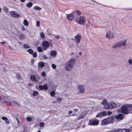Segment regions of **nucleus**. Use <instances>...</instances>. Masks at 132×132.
Returning <instances> with one entry per match:
<instances>
[{"label": "nucleus", "instance_id": "nucleus-1", "mask_svg": "<svg viewBox=\"0 0 132 132\" xmlns=\"http://www.w3.org/2000/svg\"><path fill=\"white\" fill-rule=\"evenodd\" d=\"M75 63V60L74 59H70L65 64L64 68L66 70L69 71L73 68Z\"/></svg>", "mask_w": 132, "mask_h": 132}, {"label": "nucleus", "instance_id": "nucleus-2", "mask_svg": "<svg viewBox=\"0 0 132 132\" xmlns=\"http://www.w3.org/2000/svg\"><path fill=\"white\" fill-rule=\"evenodd\" d=\"M129 104L125 106L123 105L120 109L117 110V112L127 114L129 113Z\"/></svg>", "mask_w": 132, "mask_h": 132}, {"label": "nucleus", "instance_id": "nucleus-3", "mask_svg": "<svg viewBox=\"0 0 132 132\" xmlns=\"http://www.w3.org/2000/svg\"><path fill=\"white\" fill-rule=\"evenodd\" d=\"M76 21L78 23L81 24H84L85 22V18L83 16H80L79 17H76Z\"/></svg>", "mask_w": 132, "mask_h": 132}, {"label": "nucleus", "instance_id": "nucleus-4", "mask_svg": "<svg viewBox=\"0 0 132 132\" xmlns=\"http://www.w3.org/2000/svg\"><path fill=\"white\" fill-rule=\"evenodd\" d=\"M116 106V103L113 102L111 103H109L108 105H106L105 106H104V108L105 109H109L115 108Z\"/></svg>", "mask_w": 132, "mask_h": 132}, {"label": "nucleus", "instance_id": "nucleus-5", "mask_svg": "<svg viewBox=\"0 0 132 132\" xmlns=\"http://www.w3.org/2000/svg\"><path fill=\"white\" fill-rule=\"evenodd\" d=\"M77 88L79 90L80 93L83 94L85 91V87L83 85H79L77 86Z\"/></svg>", "mask_w": 132, "mask_h": 132}, {"label": "nucleus", "instance_id": "nucleus-6", "mask_svg": "<svg viewBox=\"0 0 132 132\" xmlns=\"http://www.w3.org/2000/svg\"><path fill=\"white\" fill-rule=\"evenodd\" d=\"M66 18L68 20H72L75 18V15L73 14V13L72 12L71 14H66Z\"/></svg>", "mask_w": 132, "mask_h": 132}, {"label": "nucleus", "instance_id": "nucleus-7", "mask_svg": "<svg viewBox=\"0 0 132 132\" xmlns=\"http://www.w3.org/2000/svg\"><path fill=\"white\" fill-rule=\"evenodd\" d=\"M89 123L88 124L90 125H96L99 123V121L97 120H89Z\"/></svg>", "mask_w": 132, "mask_h": 132}, {"label": "nucleus", "instance_id": "nucleus-8", "mask_svg": "<svg viewBox=\"0 0 132 132\" xmlns=\"http://www.w3.org/2000/svg\"><path fill=\"white\" fill-rule=\"evenodd\" d=\"M42 45L43 47V49L44 50H46L49 46V43L45 41L43 42Z\"/></svg>", "mask_w": 132, "mask_h": 132}, {"label": "nucleus", "instance_id": "nucleus-9", "mask_svg": "<svg viewBox=\"0 0 132 132\" xmlns=\"http://www.w3.org/2000/svg\"><path fill=\"white\" fill-rule=\"evenodd\" d=\"M106 118L108 124L112 123L114 121V118L112 116L108 117Z\"/></svg>", "mask_w": 132, "mask_h": 132}, {"label": "nucleus", "instance_id": "nucleus-10", "mask_svg": "<svg viewBox=\"0 0 132 132\" xmlns=\"http://www.w3.org/2000/svg\"><path fill=\"white\" fill-rule=\"evenodd\" d=\"M125 115L121 113L119 114L118 115L115 116V118L119 120H121L124 117Z\"/></svg>", "mask_w": 132, "mask_h": 132}, {"label": "nucleus", "instance_id": "nucleus-11", "mask_svg": "<svg viewBox=\"0 0 132 132\" xmlns=\"http://www.w3.org/2000/svg\"><path fill=\"white\" fill-rule=\"evenodd\" d=\"M75 38L77 43L78 44L81 40V36L80 35L77 34L75 36Z\"/></svg>", "mask_w": 132, "mask_h": 132}, {"label": "nucleus", "instance_id": "nucleus-12", "mask_svg": "<svg viewBox=\"0 0 132 132\" xmlns=\"http://www.w3.org/2000/svg\"><path fill=\"white\" fill-rule=\"evenodd\" d=\"M118 43L119 47H121L122 46H127V45H126V41L125 40L122 41H119L118 42Z\"/></svg>", "mask_w": 132, "mask_h": 132}, {"label": "nucleus", "instance_id": "nucleus-13", "mask_svg": "<svg viewBox=\"0 0 132 132\" xmlns=\"http://www.w3.org/2000/svg\"><path fill=\"white\" fill-rule=\"evenodd\" d=\"M107 113L106 112L103 111L102 112L98 113L96 116V117H100L105 116L107 115Z\"/></svg>", "mask_w": 132, "mask_h": 132}, {"label": "nucleus", "instance_id": "nucleus-14", "mask_svg": "<svg viewBox=\"0 0 132 132\" xmlns=\"http://www.w3.org/2000/svg\"><path fill=\"white\" fill-rule=\"evenodd\" d=\"M39 88L40 90L44 89L47 90V87L46 85L44 84L43 86L40 85L39 86Z\"/></svg>", "mask_w": 132, "mask_h": 132}, {"label": "nucleus", "instance_id": "nucleus-15", "mask_svg": "<svg viewBox=\"0 0 132 132\" xmlns=\"http://www.w3.org/2000/svg\"><path fill=\"white\" fill-rule=\"evenodd\" d=\"M11 15L12 17L14 18H17L19 17V15L16 14L14 11H12L11 12Z\"/></svg>", "mask_w": 132, "mask_h": 132}, {"label": "nucleus", "instance_id": "nucleus-16", "mask_svg": "<svg viewBox=\"0 0 132 132\" xmlns=\"http://www.w3.org/2000/svg\"><path fill=\"white\" fill-rule=\"evenodd\" d=\"M73 13V14H75L76 15V17H78V16H80L81 15V13L80 11L79 10H77L76 11H74Z\"/></svg>", "mask_w": 132, "mask_h": 132}, {"label": "nucleus", "instance_id": "nucleus-17", "mask_svg": "<svg viewBox=\"0 0 132 132\" xmlns=\"http://www.w3.org/2000/svg\"><path fill=\"white\" fill-rule=\"evenodd\" d=\"M108 124L106 118L103 119L102 120L101 125H105Z\"/></svg>", "mask_w": 132, "mask_h": 132}, {"label": "nucleus", "instance_id": "nucleus-18", "mask_svg": "<svg viewBox=\"0 0 132 132\" xmlns=\"http://www.w3.org/2000/svg\"><path fill=\"white\" fill-rule=\"evenodd\" d=\"M38 65L39 67H40L41 68H42L44 65V63L43 62H41L38 63Z\"/></svg>", "mask_w": 132, "mask_h": 132}, {"label": "nucleus", "instance_id": "nucleus-19", "mask_svg": "<svg viewBox=\"0 0 132 132\" xmlns=\"http://www.w3.org/2000/svg\"><path fill=\"white\" fill-rule=\"evenodd\" d=\"M118 45L119 44L118 42L117 43L113 44L112 46V48H115L118 47H119Z\"/></svg>", "mask_w": 132, "mask_h": 132}, {"label": "nucleus", "instance_id": "nucleus-20", "mask_svg": "<svg viewBox=\"0 0 132 132\" xmlns=\"http://www.w3.org/2000/svg\"><path fill=\"white\" fill-rule=\"evenodd\" d=\"M102 104L104 105V106H105L106 105H108L107 101L105 99H104L102 102Z\"/></svg>", "mask_w": 132, "mask_h": 132}, {"label": "nucleus", "instance_id": "nucleus-21", "mask_svg": "<svg viewBox=\"0 0 132 132\" xmlns=\"http://www.w3.org/2000/svg\"><path fill=\"white\" fill-rule=\"evenodd\" d=\"M129 113H132V105L129 104Z\"/></svg>", "mask_w": 132, "mask_h": 132}, {"label": "nucleus", "instance_id": "nucleus-22", "mask_svg": "<svg viewBox=\"0 0 132 132\" xmlns=\"http://www.w3.org/2000/svg\"><path fill=\"white\" fill-rule=\"evenodd\" d=\"M51 55L53 56H56V51H52L51 52Z\"/></svg>", "mask_w": 132, "mask_h": 132}, {"label": "nucleus", "instance_id": "nucleus-23", "mask_svg": "<svg viewBox=\"0 0 132 132\" xmlns=\"http://www.w3.org/2000/svg\"><path fill=\"white\" fill-rule=\"evenodd\" d=\"M111 130V132H121L122 131V130L121 129H119L115 130L114 129H112Z\"/></svg>", "mask_w": 132, "mask_h": 132}, {"label": "nucleus", "instance_id": "nucleus-24", "mask_svg": "<svg viewBox=\"0 0 132 132\" xmlns=\"http://www.w3.org/2000/svg\"><path fill=\"white\" fill-rule=\"evenodd\" d=\"M30 78L32 81H35L36 79V77L34 75H31L30 76Z\"/></svg>", "mask_w": 132, "mask_h": 132}, {"label": "nucleus", "instance_id": "nucleus-25", "mask_svg": "<svg viewBox=\"0 0 132 132\" xmlns=\"http://www.w3.org/2000/svg\"><path fill=\"white\" fill-rule=\"evenodd\" d=\"M25 38V35L24 34H21L20 35L19 38L20 39L22 40Z\"/></svg>", "mask_w": 132, "mask_h": 132}, {"label": "nucleus", "instance_id": "nucleus-26", "mask_svg": "<svg viewBox=\"0 0 132 132\" xmlns=\"http://www.w3.org/2000/svg\"><path fill=\"white\" fill-rule=\"evenodd\" d=\"M27 7L30 8L31 7L32 5V3L31 2H29L26 4Z\"/></svg>", "mask_w": 132, "mask_h": 132}, {"label": "nucleus", "instance_id": "nucleus-27", "mask_svg": "<svg viewBox=\"0 0 132 132\" xmlns=\"http://www.w3.org/2000/svg\"><path fill=\"white\" fill-rule=\"evenodd\" d=\"M23 24L25 26H28L29 24L27 20H24L23 21Z\"/></svg>", "mask_w": 132, "mask_h": 132}, {"label": "nucleus", "instance_id": "nucleus-28", "mask_svg": "<svg viewBox=\"0 0 132 132\" xmlns=\"http://www.w3.org/2000/svg\"><path fill=\"white\" fill-rule=\"evenodd\" d=\"M27 52L31 54H32L33 53V51L31 49H29L27 50Z\"/></svg>", "mask_w": 132, "mask_h": 132}, {"label": "nucleus", "instance_id": "nucleus-29", "mask_svg": "<svg viewBox=\"0 0 132 132\" xmlns=\"http://www.w3.org/2000/svg\"><path fill=\"white\" fill-rule=\"evenodd\" d=\"M110 32L108 31L107 32L106 34V37L109 38L110 37Z\"/></svg>", "mask_w": 132, "mask_h": 132}, {"label": "nucleus", "instance_id": "nucleus-30", "mask_svg": "<svg viewBox=\"0 0 132 132\" xmlns=\"http://www.w3.org/2000/svg\"><path fill=\"white\" fill-rule=\"evenodd\" d=\"M23 47L24 48H30V46L27 44H25L23 45Z\"/></svg>", "mask_w": 132, "mask_h": 132}, {"label": "nucleus", "instance_id": "nucleus-31", "mask_svg": "<svg viewBox=\"0 0 132 132\" xmlns=\"http://www.w3.org/2000/svg\"><path fill=\"white\" fill-rule=\"evenodd\" d=\"M34 9H36L37 10H40L41 9V8L37 6H35L34 7Z\"/></svg>", "mask_w": 132, "mask_h": 132}, {"label": "nucleus", "instance_id": "nucleus-32", "mask_svg": "<svg viewBox=\"0 0 132 132\" xmlns=\"http://www.w3.org/2000/svg\"><path fill=\"white\" fill-rule=\"evenodd\" d=\"M45 124L43 122H40L39 123V125L41 127H43L44 126Z\"/></svg>", "mask_w": 132, "mask_h": 132}, {"label": "nucleus", "instance_id": "nucleus-33", "mask_svg": "<svg viewBox=\"0 0 132 132\" xmlns=\"http://www.w3.org/2000/svg\"><path fill=\"white\" fill-rule=\"evenodd\" d=\"M38 51L39 52H41L43 51L42 49L39 47H37Z\"/></svg>", "mask_w": 132, "mask_h": 132}, {"label": "nucleus", "instance_id": "nucleus-34", "mask_svg": "<svg viewBox=\"0 0 132 132\" xmlns=\"http://www.w3.org/2000/svg\"><path fill=\"white\" fill-rule=\"evenodd\" d=\"M38 94V93L37 91H35L34 92L32 93L33 96H37Z\"/></svg>", "mask_w": 132, "mask_h": 132}, {"label": "nucleus", "instance_id": "nucleus-35", "mask_svg": "<svg viewBox=\"0 0 132 132\" xmlns=\"http://www.w3.org/2000/svg\"><path fill=\"white\" fill-rule=\"evenodd\" d=\"M55 92L54 91H52L50 92V95L52 96H53L55 94Z\"/></svg>", "mask_w": 132, "mask_h": 132}, {"label": "nucleus", "instance_id": "nucleus-36", "mask_svg": "<svg viewBox=\"0 0 132 132\" xmlns=\"http://www.w3.org/2000/svg\"><path fill=\"white\" fill-rule=\"evenodd\" d=\"M122 129L124 130L126 132H130L131 130L128 129Z\"/></svg>", "mask_w": 132, "mask_h": 132}, {"label": "nucleus", "instance_id": "nucleus-37", "mask_svg": "<svg viewBox=\"0 0 132 132\" xmlns=\"http://www.w3.org/2000/svg\"><path fill=\"white\" fill-rule=\"evenodd\" d=\"M37 53L36 52H35L34 53L33 52L32 54V56L34 57H36L37 56Z\"/></svg>", "mask_w": 132, "mask_h": 132}, {"label": "nucleus", "instance_id": "nucleus-38", "mask_svg": "<svg viewBox=\"0 0 132 132\" xmlns=\"http://www.w3.org/2000/svg\"><path fill=\"white\" fill-rule=\"evenodd\" d=\"M32 120V118L30 117H28L27 118V120L28 121H31Z\"/></svg>", "mask_w": 132, "mask_h": 132}, {"label": "nucleus", "instance_id": "nucleus-39", "mask_svg": "<svg viewBox=\"0 0 132 132\" xmlns=\"http://www.w3.org/2000/svg\"><path fill=\"white\" fill-rule=\"evenodd\" d=\"M4 103L5 104H11V102L7 101H4Z\"/></svg>", "mask_w": 132, "mask_h": 132}, {"label": "nucleus", "instance_id": "nucleus-40", "mask_svg": "<svg viewBox=\"0 0 132 132\" xmlns=\"http://www.w3.org/2000/svg\"><path fill=\"white\" fill-rule=\"evenodd\" d=\"M128 62L130 64L132 65V59H129L128 60Z\"/></svg>", "mask_w": 132, "mask_h": 132}, {"label": "nucleus", "instance_id": "nucleus-41", "mask_svg": "<svg viewBox=\"0 0 132 132\" xmlns=\"http://www.w3.org/2000/svg\"><path fill=\"white\" fill-rule=\"evenodd\" d=\"M1 119L7 121V117H2Z\"/></svg>", "mask_w": 132, "mask_h": 132}, {"label": "nucleus", "instance_id": "nucleus-42", "mask_svg": "<svg viewBox=\"0 0 132 132\" xmlns=\"http://www.w3.org/2000/svg\"><path fill=\"white\" fill-rule=\"evenodd\" d=\"M52 68L54 69H55L56 67V65L54 64H52Z\"/></svg>", "mask_w": 132, "mask_h": 132}, {"label": "nucleus", "instance_id": "nucleus-43", "mask_svg": "<svg viewBox=\"0 0 132 132\" xmlns=\"http://www.w3.org/2000/svg\"><path fill=\"white\" fill-rule=\"evenodd\" d=\"M41 75L43 77L45 76L46 75V73L44 71L42 72Z\"/></svg>", "mask_w": 132, "mask_h": 132}, {"label": "nucleus", "instance_id": "nucleus-44", "mask_svg": "<svg viewBox=\"0 0 132 132\" xmlns=\"http://www.w3.org/2000/svg\"><path fill=\"white\" fill-rule=\"evenodd\" d=\"M40 35L41 37L42 38H44L45 37L44 35L43 32L40 33Z\"/></svg>", "mask_w": 132, "mask_h": 132}, {"label": "nucleus", "instance_id": "nucleus-45", "mask_svg": "<svg viewBox=\"0 0 132 132\" xmlns=\"http://www.w3.org/2000/svg\"><path fill=\"white\" fill-rule=\"evenodd\" d=\"M39 21H37L36 22V25L38 27H39Z\"/></svg>", "mask_w": 132, "mask_h": 132}, {"label": "nucleus", "instance_id": "nucleus-46", "mask_svg": "<svg viewBox=\"0 0 132 132\" xmlns=\"http://www.w3.org/2000/svg\"><path fill=\"white\" fill-rule=\"evenodd\" d=\"M84 116L83 115L81 116V115L78 118V119H80L84 117Z\"/></svg>", "mask_w": 132, "mask_h": 132}, {"label": "nucleus", "instance_id": "nucleus-47", "mask_svg": "<svg viewBox=\"0 0 132 132\" xmlns=\"http://www.w3.org/2000/svg\"><path fill=\"white\" fill-rule=\"evenodd\" d=\"M16 120H17V124L18 125H19L20 124V122L19 121V120L18 118H16Z\"/></svg>", "mask_w": 132, "mask_h": 132}, {"label": "nucleus", "instance_id": "nucleus-48", "mask_svg": "<svg viewBox=\"0 0 132 132\" xmlns=\"http://www.w3.org/2000/svg\"><path fill=\"white\" fill-rule=\"evenodd\" d=\"M43 58L44 59H47V57L45 55H44L43 56Z\"/></svg>", "mask_w": 132, "mask_h": 132}, {"label": "nucleus", "instance_id": "nucleus-49", "mask_svg": "<svg viewBox=\"0 0 132 132\" xmlns=\"http://www.w3.org/2000/svg\"><path fill=\"white\" fill-rule=\"evenodd\" d=\"M110 36H111V38H112L114 36V34H113L112 32H110Z\"/></svg>", "mask_w": 132, "mask_h": 132}, {"label": "nucleus", "instance_id": "nucleus-50", "mask_svg": "<svg viewBox=\"0 0 132 132\" xmlns=\"http://www.w3.org/2000/svg\"><path fill=\"white\" fill-rule=\"evenodd\" d=\"M62 99L61 98H60L58 97L57 98V101H60Z\"/></svg>", "mask_w": 132, "mask_h": 132}, {"label": "nucleus", "instance_id": "nucleus-51", "mask_svg": "<svg viewBox=\"0 0 132 132\" xmlns=\"http://www.w3.org/2000/svg\"><path fill=\"white\" fill-rule=\"evenodd\" d=\"M55 38L57 39H58L59 38V36L58 35L54 36Z\"/></svg>", "mask_w": 132, "mask_h": 132}, {"label": "nucleus", "instance_id": "nucleus-52", "mask_svg": "<svg viewBox=\"0 0 132 132\" xmlns=\"http://www.w3.org/2000/svg\"><path fill=\"white\" fill-rule=\"evenodd\" d=\"M73 111L75 112H76L78 111V110L77 109H74L73 110Z\"/></svg>", "mask_w": 132, "mask_h": 132}, {"label": "nucleus", "instance_id": "nucleus-53", "mask_svg": "<svg viewBox=\"0 0 132 132\" xmlns=\"http://www.w3.org/2000/svg\"><path fill=\"white\" fill-rule=\"evenodd\" d=\"M22 29L23 30H25V29L24 28V27L23 26H22Z\"/></svg>", "mask_w": 132, "mask_h": 132}, {"label": "nucleus", "instance_id": "nucleus-54", "mask_svg": "<svg viewBox=\"0 0 132 132\" xmlns=\"http://www.w3.org/2000/svg\"><path fill=\"white\" fill-rule=\"evenodd\" d=\"M72 112V111H68V113L69 114H71Z\"/></svg>", "mask_w": 132, "mask_h": 132}, {"label": "nucleus", "instance_id": "nucleus-55", "mask_svg": "<svg viewBox=\"0 0 132 132\" xmlns=\"http://www.w3.org/2000/svg\"><path fill=\"white\" fill-rule=\"evenodd\" d=\"M34 60L32 59L31 60V63H33L34 62Z\"/></svg>", "mask_w": 132, "mask_h": 132}, {"label": "nucleus", "instance_id": "nucleus-56", "mask_svg": "<svg viewBox=\"0 0 132 132\" xmlns=\"http://www.w3.org/2000/svg\"><path fill=\"white\" fill-rule=\"evenodd\" d=\"M5 44V43L4 42H1V44Z\"/></svg>", "mask_w": 132, "mask_h": 132}, {"label": "nucleus", "instance_id": "nucleus-57", "mask_svg": "<svg viewBox=\"0 0 132 132\" xmlns=\"http://www.w3.org/2000/svg\"><path fill=\"white\" fill-rule=\"evenodd\" d=\"M16 104L17 105H18L19 106L20 105V104L17 102H15Z\"/></svg>", "mask_w": 132, "mask_h": 132}, {"label": "nucleus", "instance_id": "nucleus-58", "mask_svg": "<svg viewBox=\"0 0 132 132\" xmlns=\"http://www.w3.org/2000/svg\"><path fill=\"white\" fill-rule=\"evenodd\" d=\"M79 54L80 55H81V54H82V52H79Z\"/></svg>", "mask_w": 132, "mask_h": 132}, {"label": "nucleus", "instance_id": "nucleus-59", "mask_svg": "<svg viewBox=\"0 0 132 132\" xmlns=\"http://www.w3.org/2000/svg\"><path fill=\"white\" fill-rule=\"evenodd\" d=\"M20 0L22 2H24V1H25V0Z\"/></svg>", "mask_w": 132, "mask_h": 132}, {"label": "nucleus", "instance_id": "nucleus-60", "mask_svg": "<svg viewBox=\"0 0 132 132\" xmlns=\"http://www.w3.org/2000/svg\"><path fill=\"white\" fill-rule=\"evenodd\" d=\"M108 113L109 115H110L111 114V112H108Z\"/></svg>", "mask_w": 132, "mask_h": 132}, {"label": "nucleus", "instance_id": "nucleus-61", "mask_svg": "<svg viewBox=\"0 0 132 132\" xmlns=\"http://www.w3.org/2000/svg\"><path fill=\"white\" fill-rule=\"evenodd\" d=\"M29 86H31V84L30 83H29L28 84Z\"/></svg>", "mask_w": 132, "mask_h": 132}, {"label": "nucleus", "instance_id": "nucleus-62", "mask_svg": "<svg viewBox=\"0 0 132 132\" xmlns=\"http://www.w3.org/2000/svg\"><path fill=\"white\" fill-rule=\"evenodd\" d=\"M75 114H72L71 116H75Z\"/></svg>", "mask_w": 132, "mask_h": 132}, {"label": "nucleus", "instance_id": "nucleus-63", "mask_svg": "<svg viewBox=\"0 0 132 132\" xmlns=\"http://www.w3.org/2000/svg\"><path fill=\"white\" fill-rule=\"evenodd\" d=\"M6 123H9V121H6Z\"/></svg>", "mask_w": 132, "mask_h": 132}, {"label": "nucleus", "instance_id": "nucleus-64", "mask_svg": "<svg viewBox=\"0 0 132 132\" xmlns=\"http://www.w3.org/2000/svg\"><path fill=\"white\" fill-rule=\"evenodd\" d=\"M19 43L20 44H22V43L21 42H19Z\"/></svg>", "mask_w": 132, "mask_h": 132}]
</instances>
